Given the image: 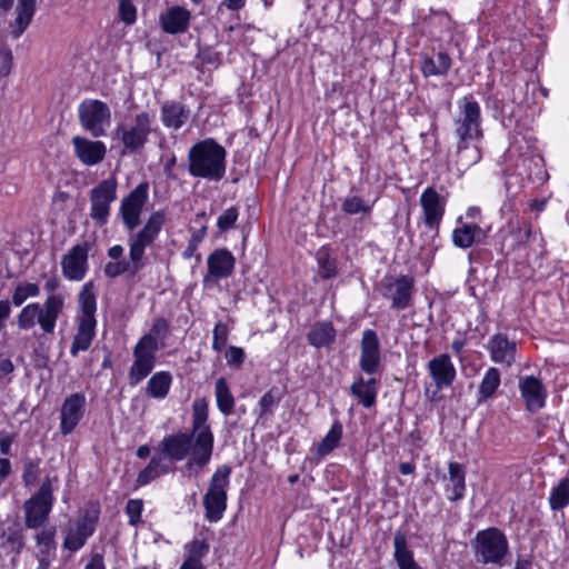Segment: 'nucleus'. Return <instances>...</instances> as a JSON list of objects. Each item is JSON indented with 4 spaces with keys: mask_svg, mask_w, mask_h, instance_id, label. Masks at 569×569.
I'll use <instances>...</instances> for the list:
<instances>
[{
    "mask_svg": "<svg viewBox=\"0 0 569 569\" xmlns=\"http://www.w3.org/2000/svg\"><path fill=\"white\" fill-rule=\"evenodd\" d=\"M239 210L237 207L226 209L217 220V227L220 232H226L232 229L238 220Z\"/></svg>",
    "mask_w": 569,
    "mask_h": 569,
    "instance_id": "obj_47",
    "label": "nucleus"
},
{
    "mask_svg": "<svg viewBox=\"0 0 569 569\" xmlns=\"http://www.w3.org/2000/svg\"><path fill=\"white\" fill-rule=\"evenodd\" d=\"M231 468L227 465L217 468L211 477L208 491L203 497L206 518L211 522L219 521L227 508V490Z\"/></svg>",
    "mask_w": 569,
    "mask_h": 569,
    "instance_id": "obj_7",
    "label": "nucleus"
},
{
    "mask_svg": "<svg viewBox=\"0 0 569 569\" xmlns=\"http://www.w3.org/2000/svg\"><path fill=\"white\" fill-rule=\"evenodd\" d=\"M61 281L59 277L53 273L49 278H47L44 282V290L47 292V297H59L62 300V310L64 309L66 298L62 293H57L56 291L60 288Z\"/></svg>",
    "mask_w": 569,
    "mask_h": 569,
    "instance_id": "obj_52",
    "label": "nucleus"
},
{
    "mask_svg": "<svg viewBox=\"0 0 569 569\" xmlns=\"http://www.w3.org/2000/svg\"><path fill=\"white\" fill-rule=\"evenodd\" d=\"M209 403L206 398L192 402V422L190 431H178L163 437L159 443L160 455L153 456L149 465L139 472L138 486L167 475L170 466L166 459L182 461L187 459L184 470L188 477H199L209 465L214 447V436L208 422Z\"/></svg>",
    "mask_w": 569,
    "mask_h": 569,
    "instance_id": "obj_1",
    "label": "nucleus"
},
{
    "mask_svg": "<svg viewBox=\"0 0 569 569\" xmlns=\"http://www.w3.org/2000/svg\"><path fill=\"white\" fill-rule=\"evenodd\" d=\"M481 236L482 229L476 223H461L452 231V242L461 249L470 248Z\"/></svg>",
    "mask_w": 569,
    "mask_h": 569,
    "instance_id": "obj_32",
    "label": "nucleus"
},
{
    "mask_svg": "<svg viewBox=\"0 0 569 569\" xmlns=\"http://www.w3.org/2000/svg\"><path fill=\"white\" fill-rule=\"evenodd\" d=\"M359 366L368 375L377 373L381 367L379 339L376 331L371 329L362 332Z\"/></svg>",
    "mask_w": 569,
    "mask_h": 569,
    "instance_id": "obj_20",
    "label": "nucleus"
},
{
    "mask_svg": "<svg viewBox=\"0 0 569 569\" xmlns=\"http://www.w3.org/2000/svg\"><path fill=\"white\" fill-rule=\"evenodd\" d=\"M149 199V184L139 183L124 197L120 204V214L124 227L132 231L140 224V217L144 204Z\"/></svg>",
    "mask_w": 569,
    "mask_h": 569,
    "instance_id": "obj_14",
    "label": "nucleus"
},
{
    "mask_svg": "<svg viewBox=\"0 0 569 569\" xmlns=\"http://www.w3.org/2000/svg\"><path fill=\"white\" fill-rule=\"evenodd\" d=\"M508 540L498 528H488L477 532L475 538V555L478 562L501 565L508 552Z\"/></svg>",
    "mask_w": 569,
    "mask_h": 569,
    "instance_id": "obj_10",
    "label": "nucleus"
},
{
    "mask_svg": "<svg viewBox=\"0 0 569 569\" xmlns=\"http://www.w3.org/2000/svg\"><path fill=\"white\" fill-rule=\"evenodd\" d=\"M319 276L322 279H330L337 274V264L333 259L330 258L328 252L319 251L318 253Z\"/></svg>",
    "mask_w": 569,
    "mask_h": 569,
    "instance_id": "obj_46",
    "label": "nucleus"
},
{
    "mask_svg": "<svg viewBox=\"0 0 569 569\" xmlns=\"http://www.w3.org/2000/svg\"><path fill=\"white\" fill-rule=\"evenodd\" d=\"M86 396L81 392L70 395L64 399L60 409V431L70 435L84 413Z\"/></svg>",
    "mask_w": 569,
    "mask_h": 569,
    "instance_id": "obj_21",
    "label": "nucleus"
},
{
    "mask_svg": "<svg viewBox=\"0 0 569 569\" xmlns=\"http://www.w3.org/2000/svg\"><path fill=\"white\" fill-rule=\"evenodd\" d=\"M341 209L348 214L368 213L371 211V206L358 196L348 197L342 201Z\"/></svg>",
    "mask_w": 569,
    "mask_h": 569,
    "instance_id": "obj_45",
    "label": "nucleus"
},
{
    "mask_svg": "<svg viewBox=\"0 0 569 569\" xmlns=\"http://www.w3.org/2000/svg\"><path fill=\"white\" fill-rule=\"evenodd\" d=\"M84 569H106L103 558L100 555H94L86 565Z\"/></svg>",
    "mask_w": 569,
    "mask_h": 569,
    "instance_id": "obj_62",
    "label": "nucleus"
},
{
    "mask_svg": "<svg viewBox=\"0 0 569 569\" xmlns=\"http://www.w3.org/2000/svg\"><path fill=\"white\" fill-rule=\"evenodd\" d=\"M88 242L74 244L61 259L62 274L67 280L81 281L88 271Z\"/></svg>",
    "mask_w": 569,
    "mask_h": 569,
    "instance_id": "obj_16",
    "label": "nucleus"
},
{
    "mask_svg": "<svg viewBox=\"0 0 569 569\" xmlns=\"http://www.w3.org/2000/svg\"><path fill=\"white\" fill-rule=\"evenodd\" d=\"M74 152L78 159L87 166H94L104 159L107 149L103 142L92 141L83 137L76 136L72 139Z\"/></svg>",
    "mask_w": 569,
    "mask_h": 569,
    "instance_id": "obj_25",
    "label": "nucleus"
},
{
    "mask_svg": "<svg viewBox=\"0 0 569 569\" xmlns=\"http://www.w3.org/2000/svg\"><path fill=\"white\" fill-rule=\"evenodd\" d=\"M422 209V221L425 226L438 233L440 223L446 213L447 199L433 187L426 188L419 199Z\"/></svg>",
    "mask_w": 569,
    "mask_h": 569,
    "instance_id": "obj_15",
    "label": "nucleus"
},
{
    "mask_svg": "<svg viewBox=\"0 0 569 569\" xmlns=\"http://www.w3.org/2000/svg\"><path fill=\"white\" fill-rule=\"evenodd\" d=\"M12 53L9 49L0 50V76H8L11 70Z\"/></svg>",
    "mask_w": 569,
    "mask_h": 569,
    "instance_id": "obj_54",
    "label": "nucleus"
},
{
    "mask_svg": "<svg viewBox=\"0 0 569 569\" xmlns=\"http://www.w3.org/2000/svg\"><path fill=\"white\" fill-rule=\"evenodd\" d=\"M229 336V328L222 321H218L213 329L212 349L220 352L224 349Z\"/></svg>",
    "mask_w": 569,
    "mask_h": 569,
    "instance_id": "obj_48",
    "label": "nucleus"
},
{
    "mask_svg": "<svg viewBox=\"0 0 569 569\" xmlns=\"http://www.w3.org/2000/svg\"><path fill=\"white\" fill-rule=\"evenodd\" d=\"M395 559L399 569H422L415 560L412 551L408 548L407 535L398 530L393 537Z\"/></svg>",
    "mask_w": 569,
    "mask_h": 569,
    "instance_id": "obj_30",
    "label": "nucleus"
},
{
    "mask_svg": "<svg viewBox=\"0 0 569 569\" xmlns=\"http://www.w3.org/2000/svg\"><path fill=\"white\" fill-rule=\"evenodd\" d=\"M168 327V321L163 318H159L153 322L149 335H152L157 339V337L164 336L167 333Z\"/></svg>",
    "mask_w": 569,
    "mask_h": 569,
    "instance_id": "obj_57",
    "label": "nucleus"
},
{
    "mask_svg": "<svg viewBox=\"0 0 569 569\" xmlns=\"http://www.w3.org/2000/svg\"><path fill=\"white\" fill-rule=\"evenodd\" d=\"M80 313L77 317V332L73 337L70 353L77 357L80 351L90 348L96 336L97 299L92 281L84 283L79 292Z\"/></svg>",
    "mask_w": 569,
    "mask_h": 569,
    "instance_id": "obj_5",
    "label": "nucleus"
},
{
    "mask_svg": "<svg viewBox=\"0 0 569 569\" xmlns=\"http://www.w3.org/2000/svg\"><path fill=\"white\" fill-rule=\"evenodd\" d=\"M350 391L365 408H371L376 403L378 380L376 378L365 379L359 376L352 382Z\"/></svg>",
    "mask_w": 569,
    "mask_h": 569,
    "instance_id": "obj_28",
    "label": "nucleus"
},
{
    "mask_svg": "<svg viewBox=\"0 0 569 569\" xmlns=\"http://www.w3.org/2000/svg\"><path fill=\"white\" fill-rule=\"evenodd\" d=\"M343 427L339 420H336L328 433L317 445L316 453L318 457L323 458L331 453L339 445L342 439Z\"/></svg>",
    "mask_w": 569,
    "mask_h": 569,
    "instance_id": "obj_34",
    "label": "nucleus"
},
{
    "mask_svg": "<svg viewBox=\"0 0 569 569\" xmlns=\"http://www.w3.org/2000/svg\"><path fill=\"white\" fill-rule=\"evenodd\" d=\"M451 59L446 52H438L436 58L426 57L421 62V71L425 77L442 76L450 69Z\"/></svg>",
    "mask_w": 569,
    "mask_h": 569,
    "instance_id": "obj_36",
    "label": "nucleus"
},
{
    "mask_svg": "<svg viewBox=\"0 0 569 569\" xmlns=\"http://www.w3.org/2000/svg\"><path fill=\"white\" fill-rule=\"evenodd\" d=\"M14 0H0V9L8 11L12 8ZM37 0H18L14 9V19L10 23V33L18 39L30 26L36 13Z\"/></svg>",
    "mask_w": 569,
    "mask_h": 569,
    "instance_id": "obj_19",
    "label": "nucleus"
},
{
    "mask_svg": "<svg viewBox=\"0 0 569 569\" xmlns=\"http://www.w3.org/2000/svg\"><path fill=\"white\" fill-rule=\"evenodd\" d=\"M0 547L8 553L18 556L24 548V535L19 528H8L0 537Z\"/></svg>",
    "mask_w": 569,
    "mask_h": 569,
    "instance_id": "obj_38",
    "label": "nucleus"
},
{
    "mask_svg": "<svg viewBox=\"0 0 569 569\" xmlns=\"http://www.w3.org/2000/svg\"><path fill=\"white\" fill-rule=\"evenodd\" d=\"M535 237L532 226L530 223H523L518 228L517 240L521 243L529 242Z\"/></svg>",
    "mask_w": 569,
    "mask_h": 569,
    "instance_id": "obj_56",
    "label": "nucleus"
},
{
    "mask_svg": "<svg viewBox=\"0 0 569 569\" xmlns=\"http://www.w3.org/2000/svg\"><path fill=\"white\" fill-rule=\"evenodd\" d=\"M187 557L184 560L202 562V559L208 555L210 546L202 539H194L184 546Z\"/></svg>",
    "mask_w": 569,
    "mask_h": 569,
    "instance_id": "obj_42",
    "label": "nucleus"
},
{
    "mask_svg": "<svg viewBox=\"0 0 569 569\" xmlns=\"http://www.w3.org/2000/svg\"><path fill=\"white\" fill-rule=\"evenodd\" d=\"M280 396L276 395V389L271 388L259 400L258 416L259 418L266 417L271 413L273 408L280 402Z\"/></svg>",
    "mask_w": 569,
    "mask_h": 569,
    "instance_id": "obj_44",
    "label": "nucleus"
},
{
    "mask_svg": "<svg viewBox=\"0 0 569 569\" xmlns=\"http://www.w3.org/2000/svg\"><path fill=\"white\" fill-rule=\"evenodd\" d=\"M14 370V366L10 359H0V378H3Z\"/></svg>",
    "mask_w": 569,
    "mask_h": 569,
    "instance_id": "obj_60",
    "label": "nucleus"
},
{
    "mask_svg": "<svg viewBox=\"0 0 569 569\" xmlns=\"http://www.w3.org/2000/svg\"><path fill=\"white\" fill-rule=\"evenodd\" d=\"M236 258L226 248L213 250L207 258L208 272L203 277L206 286L216 283L220 279L229 278L234 270Z\"/></svg>",
    "mask_w": 569,
    "mask_h": 569,
    "instance_id": "obj_18",
    "label": "nucleus"
},
{
    "mask_svg": "<svg viewBox=\"0 0 569 569\" xmlns=\"http://www.w3.org/2000/svg\"><path fill=\"white\" fill-rule=\"evenodd\" d=\"M61 315V298L47 297L42 303L31 302L22 307L17 315V326L21 331H29L38 325L43 335H53Z\"/></svg>",
    "mask_w": 569,
    "mask_h": 569,
    "instance_id": "obj_6",
    "label": "nucleus"
},
{
    "mask_svg": "<svg viewBox=\"0 0 569 569\" xmlns=\"http://www.w3.org/2000/svg\"><path fill=\"white\" fill-rule=\"evenodd\" d=\"M119 17L126 24L136 22L137 9L132 0H119Z\"/></svg>",
    "mask_w": 569,
    "mask_h": 569,
    "instance_id": "obj_49",
    "label": "nucleus"
},
{
    "mask_svg": "<svg viewBox=\"0 0 569 569\" xmlns=\"http://www.w3.org/2000/svg\"><path fill=\"white\" fill-rule=\"evenodd\" d=\"M142 510V500L131 499L127 502L126 512L129 518V525L137 526L140 522Z\"/></svg>",
    "mask_w": 569,
    "mask_h": 569,
    "instance_id": "obj_50",
    "label": "nucleus"
},
{
    "mask_svg": "<svg viewBox=\"0 0 569 569\" xmlns=\"http://www.w3.org/2000/svg\"><path fill=\"white\" fill-rule=\"evenodd\" d=\"M449 485L446 488L447 497L450 501H459L463 498L466 491V471L461 463H449Z\"/></svg>",
    "mask_w": 569,
    "mask_h": 569,
    "instance_id": "obj_29",
    "label": "nucleus"
},
{
    "mask_svg": "<svg viewBox=\"0 0 569 569\" xmlns=\"http://www.w3.org/2000/svg\"><path fill=\"white\" fill-rule=\"evenodd\" d=\"M117 132L124 148L130 153L140 152L144 148L151 132L149 114L141 112L134 118L123 121L119 124Z\"/></svg>",
    "mask_w": 569,
    "mask_h": 569,
    "instance_id": "obj_12",
    "label": "nucleus"
},
{
    "mask_svg": "<svg viewBox=\"0 0 569 569\" xmlns=\"http://www.w3.org/2000/svg\"><path fill=\"white\" fill-rule=\"evenodd\" d=\"M222 4L226 6L228 10L239 11L246 6V0H223Z\"/></svg>",
    "mask_w": 569,
    "mask_h": 569,
    "instance_id": "obj_63",
    "label": "nucleus"
},
{
    "mask_svg": "<svg viewBox=\"0 0 569 569\" xmlns=\"http://www.w3.org/2000/svg\"><path fill=\"white\" fill-rule=\"evenodd\" d=\"M123 256V247L121 244H114L108 249V257L116 261L121 260Z\"/></svg>",
    "mask_w": 569,
    "mask_h": 569,
    "instance_id": "obj_61",
    "label": "nucleus"
},
{
    "mask_svg": "<svg viewBox=\"0 0 569 569\" xmlns=\"http://www.w3.org/2000/svg\"><path fill=\"white\" fill-rule=\"evenodd\" d=\"M226 156L224 148L213 139L202 140L189 150V173L196 178L220 181L226 173Z\"/></svg>",
    "mask_w": 569,
    "mask_h": 569,
    "instance_id": "obj_4",
    "label": "nucleus"
},
{
    "mask_svg": "<svg viewBox=\"0 0 569 569\" xmlns=\"http://www.w3.org/2000/svg\"><path fill=\"white\" fill-rule=\"evenodd\" d=\"M117 197V182L106 179L90 191V217L96 224L102 227L108 222L110 204Z\"/></svg>",
    "mask_w": 569,
    "mask_h": 569,
    "instance_id": "obj_13",
    "label": "nucleus"
},
{
    "mask_svg": "<svg viewBox=\"0 0 569 569\" xmlns=\"http://www.w3.org/2000/svg\"><path fill=\"white\" fill-rule=\"evenodd\" d=\"M40 295V287L36 282L21 281L14 287L11 302L16 307L22 306L28 299L37 298Z\"/></svg>",
    "mask_w": 569,
    "mask_h": 569,
    "instance_id": "obj_40",
    "label": "nucleus"
},
{
    "mask_svg": "<svg viewBox=\"0 0 569 569\" xmlns=\"http://www.w3.org/2000/svg\"><path fill=\"white\" fill-rule=\"evenodd\" d=\"M172 377L168 371L154 373L147 383V393L152 398H164L171 386Z\"/></svg>",
    "mask_w": 569,
    "mask_h": 569,
    "instance_id": "obj_37",
    "label": "nucleus"
},
{
    "mask_svg": "<svg viewBox=\"0 0 569 569\" xmlns=\"http://www.w3.org/2000/svg\"><path fill=\"white\" fill-rule=\"evenodd\" d=\"M188 119L184 109H162V121L166 127L179 129Z\"/></svg>",
    "mask_w": 569,
    "mask_h": 569,
    "instance_id": "obj_43",
    "label": "nucleus"
},
{
    "mask_svg": "<svg viewBox=\"0 0 569 569\" xmlns=\"http://www.w3.org/2000/svg\"><path fill=\"white\" fill-rule=\"evenodd\" d=\"M191 13L183 7H171L160 16V23L167 33L176 34L188 30Z\"/></svg>",
    "mask_w": 569,
    "mask_h": 569,
    "instance_id": "obj_27",
    "label": "nucleus"
},
{
    "mask_svg": "<svg viewBox=\"0 0 569 569\" xmlns=\"http://www.w3.org/2000/svg\"><path fill=\"white\" fill-rule=\"evenodd\" d=\"M549 505L552 510H560L569 505V478L561 479L549 497Z\"/></svg>",
    "mask_w": 569,
    "mask_h": 569,
    "instance_id": "obj_41",
    "label": "nucleus"
},
{
    "mask_svg": "<svg viewBox=\"0 0 569 569\" xmlns=\"http://www.w3.org/2000/svg\"><path fill=\"white\" fill-rule=\"evenodd\" d=\"M12 312L11 302L8 299L0 300V331L6 327Z\"/></svg>",
    "mask_w": 569,
    "mask_h": 569,
    "instance_id": "obj_55",
    "label": "nucleus"
},
{
    "mask_svg": "<svg viewBox=\"0 0 569 569\" xmlns=\"http://www.w3.org/2000/svg\"><path fill=\"white\" fill-rule=\"evenodd\" d=\"M519 390L530 412H536L545 407L547 391L542 381L535 376H525L519 380Z\"/></svg>",
    "mask_w": 569,
    "mask_h": 569,
    "instance_id": "obj_24",
    "label": "nucleus"
},
{
    "mask_svg": "<svg viewBox=\"0 0 569 569\" xmlns=\"http://www.w3.org/2000/svg\"><path fill=\"white\" fill-rule=\"evenodd\" d=\"M180 569H206L202 562L183 560Z\"/></svg>",
    "mask_w": 569,
    "mask_h": 569,
    "instance_id": "obj_64",
    "label": "nucleus"
},
{
    "mask_svg": "<svg viewBox=\"0 0 569 569\" xmlns=\"http://www.w3.org/2000/svg\"><path fill=\"white\" fill-rule=\"evenodd\" d=\"M14 441L13 435H6L4 437L0 438V452L3 456H8L11 452V446Z\"/></svg>",
    "mask_w": 569,
    "mask_h": 569,
    "instance_id": "obj_58",
    "label": "nucleus"
},
{
    "mask_svg": "<svg viewBox=\"0 0 569 569\" xmlns=\"http://www.w3.org/2000/svg\"><path fill=\"white\" fill-rule=\"evenodd\" d=\"M486 349L492 362L506 368L511 367L516 361L517 342L510 340L505 333H496L487 342Z\"/></svg>",
    "mask_w": 569,
    "mask_h": 569,
    "instance_id": "obj_22",
    "label": "nucleus"
},
{
    "mask_svg": "<svg viewBox=\"0 0 569 569\" xmlns=\"http://www.w3.org/2000/svg\"><path fill=\"white\" fill-rule=\"evenodd\" d=\"M158 342L152 335H144L133 348V362L128 379L131 386H137L146 379L156 365Z\"/></svg>",
    "mask_w": 569,
    "mask_h": 569,
    "instance_id": "obj_11",
    "label": "nucleus"
},
{
    "mask_svg": "<svg viewBox=\"0 0 569 569\" xmlns=\"http://www.w3.org/2000/svg\"><path fill=\"white\" fill-rule=\"evenodd\" d=\"M11 473V462L7 458H0V483Z\"/></svg>",
    "mask_w": 569,
    "mask_h": 569,
    "instance_id": "obj_59",
    "label": "nucleus"
},
{
    "mask_svg": "<svg viewBox=\"0 0 569 569\" xmlns=\"http://www.w3.org/2000/svg\"><path fill=\"white\" fill-rule=\"evenodd\" d=\"M53 502L52 480L47 477L39 490L23 503L26 527L29 529L42 527L49 518Z\"/></svg>",
    "mask_w": 569,
    "mask_h": 569,
    "instance_id": "obj_9",
    "label": "nucleus"
},
{
    "mask_svg": "<svg viewBox=\"0 0 569 569\" xmlns=\"http://www.w3.org/2000/svg\"><path fill=\"white\" fill-rule=\"evenodd\" d=\"M427 370L438 390L450 387L457 376L455 365L448 353L433 357L428 362Z\"/></svg>",
    "mask_w": 569,
    "mask_h": 569,
    "instance_id": "obj_23",
    "label": "nucleus"
},
{
    "mask_svg": "<svg viewBox=\"0 0 569 569\" xmlns=\"http://www.w3.org/2000/svg\"><path fill=\"white\" fill-rule=\"evenodd\" d=\"M336 329L331 322H316L307 335L308 342L315 348L330 346L336 340Z\"/></svg>",
    "mask_w": 569,
    "mask_h": 569,
    "instance_id": "obj_31",
    "label": "nucleus"
},
{
    "mask_svg": "<svg viewBox=\"0 0 569 569\" xmlns=\"http://www.w3.org/2000/svg\"><path fill=\"white\" fill-rule=\"evenodd\" d=\"M227 365L234 368H240L244 361L246 353L242 348L230 346L226 351Z\"/></svg>",
    "mask_w": 569,
    "mask_h": 569,
    "instance_id": "obj_51",
    "label": "nucleus"
},
{
    "mask_svg": "<svg viewBox=\"0 0 569 569\" xmlns=\"http://www.w3.org/2000/svg\"><path fill=\"white\" fill-rule=\"evenodd\" d=\"M79 118L82 127L93 137L104 136L111 124L109 109H80Z\"/></svg>",
    "mask_w": 569,
    "mask_h": 569,
    "instance_id": "obj_26",
    "label": "nucleus"
},
{
    "mask_svg": "<svg viewBox=\"0 0 569 569\" xmlns=\"http://www.w3.org/2000/svg\"><path fill=\"white\" fill-rule=\"evenodd\" d=\"M166 223V212L157 210L152 212L143 227L128 238L129 260L121 259L109 261L103 267V273L109 279L118 278L122 274L134 277L146 266V248L153 244L159 237Z\"/></svg>",
    "mask_w": 569,
    "mask_h": 569,
    "instance_id": "obj_2",
    "label": "nucleus"
},
{
    "mask_svg": "<svg viewBox=\"0 0 569 569\" xmlns=\"http://www.w3.org/2000/svg\"><path fill=\"white\" fill-rule=\"evenodd\" d=\"M501 383L500 371L496 367H490L483 375L477 392L478 403H482L492 398Z\"/></svg>",
    "mask_w": 569,
    "mask_h": 569,
    "instance_id": "obj_33",
    "label": "nucleus"
},
{
    "mask_svg": "<svg viewBox=\"0 0 569 569\" xmlns=\"http://www.w3.org/2000/svg\"><path fill=\"white\" fill-rule=\"evenodd\" d=\"M99 515L100 510L98 506L91 505L80 511L79 516L73 521H69L62 543L63 548L71 552L80 550L94 533Z\"/></svg>",
    "mask_w": 569,
    "mask_h": 569,
    "instance_id": "obj_8",
    "label": "nucleus"
},
{
    "mask_svg": "<svg viewBox=\"0 0 569 569\" xmlns=\"http://www.w3.org/2000/svg\"><path fill=\"white\" fill-rule=\"evenodd\" d=\"M214 396L217 407L224 416L233 413L234 397L223 377L218 378L216 381Z\"/></svg>",
    "mask_w": 569,
    "mask_h": 569,
    "instance_id": "obj_35",
    "label": "nucleus"
},
{
    "mask_svg": "<svg viewBox=\"0 0 569 569\" xmlns=\"http://www.w3.org/2000/svg\"><path fill=\"white\" fill-rule=\"evenodd\" d=\"M382 296L391 300V308L403 310L411 305L415 288L412 277L400 276L395 279H388L382 283Z\"/></svg>",
    "mask_w": 569,
    "mask_h": 569,
    "instance_id": "obj_17",
    "label": "nucleus"
},
{
    "mask_svg": "<svg viewBox=\"0 0 569 569\" xmlns=\"http://www.w3.org/2000/svg\"><path fill=\"white\" fill-rule=\"evenodd\" d=\"M479 109H462L456 118L457 166L466 170L481 159L478 142L482 139Z\"/></svg>",
    "mask_w": 569,
    "mask_h": 569,
    "instance_id": "obj_3",
    "label": "nucleus"
},
{
    "mask_svg": "<svg viewBox=\"0 0 569 569\" xmlns=\"http://www.w3.org/2000/svg\"><path fill=\"white\" fill-rule=\"evenodd\" d=\"M56 527L44 528L34 535L38 546L37 556H56Z\"/></svg>",
    "mask_w": 569,
    "mask_h": 569,
    "instance_id": "obj_39",
    "label": "nucleus"
},
{
    "mask_svg": "<svg viewBox=\"0 0 569 569\" xmlns=\"http://www.w3.org/2000/svg\"><path fill=\"white\" fill-rule=\"evenodd\" d=\"M38 478V467L29 461L24 465L22 479L26 486H32Z\"/></svg>",
    "mask_w": 569,
    "mask_h": 569,
    "instance_id": "obj_53",
    "label": "nucleus"
}]
</instances>
